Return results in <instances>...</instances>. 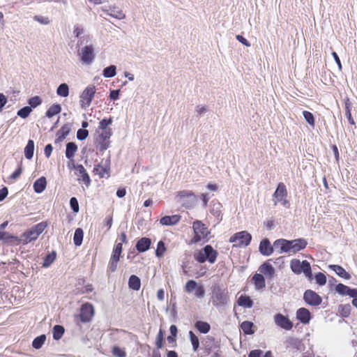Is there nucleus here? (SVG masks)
<instances>
[{
  "label": "nucleus",
  "instance_id": "obj_1",
  "mask_svg": "<svg viewBox=\"0 0 357 357\" xmlns=\"http://www.w3.org/2000/svg\"><path fill=\"white\" fill-rule=\"evenodd\" d=\"M307 245V241L302 238L291 241L284 238H280L275 241L273 243V246L276 249H279L280 253L292 252L293 254H296L299 251L304 250Z\"/></svg>",
  "mask_w": 357,
  "mask_h": 357
},
{
  "label": "nucleus",
  "instance_id": "obj_2",
  "mask_svg": "<svg viewBox=\"0 0 357 357\" xmlns=\"http://www.w3.org/2000/svg\"><path fill=\"white\" fill-rule=\"evenodd\" d=\"M47 227V224L45 222H41L30 229L24 232L20 237H18L17 245L22 243L26 245L32 241L38 238L39 235L45 230Z\"/></svg>",
  "mask_w": 357,
  "mask_h": 357
},
{
  "label": "nucleus",
  "instance_id": "obj_3",
  "mask_svg": "<svg viewBox=\"0 0 357 357\" xmlns=\"http://www.w3.org/2000/svg\"><path fill=\"white\" fill-rule=\"evenodd\" d=\"M192 228L194 236L190 240L191 243H198L199 242H206L208 240L210 231L207 227L199 220L193 222Z\"/></svg>",
  "mask_w": 357,
  "mask_h": 357
},
{
  "label": "nucleus",
  "instance_id": "obj_4",
  "mask_svg": "<svg viewBox=\"0 0 357 357\" xmlns=\"http://www.w3.org/2000/svg\"><path fill=\"white\" fill-rule=\"evenodd\" d=\"M218 252L210 245H206L203 249L195 252L194 255L195 259L199 262L204 263L206 261L213 264L215 261Z\"/></svg>",
  "mask_w": 357,
  "mask_h": 357
},
{
  "label": "nucleus",
  "instance_id": "obj_5",
  "mask_svg": "<svg viewBox=\"0 0 357 357\" xmlns=\"http://www.w3.org/2000/svg\"><path fill=\"white\" fill-rule=\"evenodd\" d=\"M290 268L294 273H303L309 280L312 279L311 266L307 261H300L299 259H294L290 261Z\"/></svg>",
  "mask_w": 357,
  "mask_h": 357
},
{
  "label": "nucleus",
  "instance_id": "obj_6",
  "mask_svg": "<svg viewBox=\"0 0 357 357\" xmlns=\"http://www.w3.org/2000/svg\"><path fill=\"white\" fill-rule=\"evenodd\" d=\"M112 135V130L108 131H101L98 132V135L95 138V145L97 149L102 152L109 146V139Z\"/></svg>",
  "mask_w": 357,
  "mask_h": 357
},
{
  "label": "nucleus",
  "instance_id": "obj_7",
  "mask_svg": "<svg viewBox=\"0 0 357 357\" xmlns=\"http://www.w3.org/2000/svg\"><path fill=\"white\" fill-rule=\"evenodd\" d=\"M273 197L276 199L274 202V205L276 206L278 202H280L281 204L285 207L289 206V202L287 200V190L285 185L280 182L278 183V187L273 195Z\"/></svg>",
  "mask_w": 357,
  "mask_h": 357
},
{
  "label": "nucleus",
  "instance_id": "obj_8",
  "mask_svg": "<svg viewBox=\"0 0 357 357\" xmlns=\"http://www.w3.org/2000/svg\"><path fill=\"white\" fill-rule=\"evenodd\" d=\"M252 236L246 231H242L234 234L229 238V242L234 243L236 247L247 246L250 244Z\"/></svg>",
  "mask_w": 357,
  "mask_h": 357
},
{
  "label": "nucleus",
  "instance_id": "obj_9",
  "mask_svg": "<svg viewBox=\"0 0 357 357\" xmlns=\"http://www.w3.org/2000/svg\"><path fill=\"white\" fill-rule=\"evenodd\" d=\"M78 54L83 63L86 65L91 64L96 57L93 45H89L82 47Z\"/></svg>",
  "mask_w": 357,
  "mask_h": 357
},
{
  "label": "nucleus",
  "instance_id": "obj_10",
  "mask_svg": "<svg viewBox=\"0 0 357 357\" xmlns=\"http://www.w3.org/2000/svg\"><path fill=\"white\" fill-rule=\"evenodd\" d=\"M95 93L96 87L93 85L88 86L83 91L80 96V105L82 108H86L91 105Z\"/></svg>",
  "mask_w": 357,
  "mask_h": 357
},
{
  "label": "nucleus",
  "instance_id": "obj_11",
  "mask_svg": "<svg viewBox=\"0 0 357 357\" xmlns=\"http://www.w3.org/2000/svg\"><path fill=\"white\" fill-rule=\"evenodd\" d=\"M94 307L92 304L86 303L80 307L79 318L83 323L91 321L94 316Z\"/></svg>",
  "mask_w": 357,
  "mask_h": 357
},
{
  "label": "nucleus",
  "instance_id": "obj_12",
  "mask_svg": "<svg viewBox=\"0 0 357 357\" xmlns=\"http://www.w3.org/2000/svg\"><path fill=\"white\" fill-rule=\"evenodd\" d=\"M303 299L307 304L312 306H318L322 302L321 297L311 289H307L304 292Z\"/></svg>",
  "mask_w": 357,
  "mask_h": 357
},
{
  "label": "nucleus",
  "instance_id": "obj_13",
  "mask_svg": "<svg viewBox=\"0 0 357 357\" xmlns=\"http://www.w3.org/2000/svg\"><path fill=\"white\" fill-rule=\"evenodd\" d=\"M274 321L278 327L285 331H290L294 326L292 321L289 317L281 313H278L274 316Z\"/></svg>",
  "mask_w": 357,
  "mask_h": 357
},
{
  "label": "nucleus",
  "instance_id": "obj_14",
  "mask_svg": "<svg viewBox=\"0 0 357 357\" xmlns=\"http://www.w3.org/2000/svg\"><path fill=\"white\" fill-rule=\"evenodd\" d=\"M270 259L264 262L259 268V271L261 274L264 275L267 278L271 279L275 275V268L270 263Z\"/></svg>",
  "mask_w": 357,
  "mask_h": 357
},
{
  "label": "nucleus",
  "instance_id": "obj_15",
  "mask_svg": "<svg viewBox=\"0 0 357 357\" xmlns=\"http://www.w3.org/2000/svg\"><path fill=\"white\" fill-rule=\"evenodd\" d=\"M259 250L261 255L270 256L273 252V246L268 238H264L260 242Z\"/></svg>",
  "mask_w": 357,
  "mask_h": 357
},
{
  "label": "nucleus",
  "instance_id": "obj_16",
  "mask_svg": "<svg viewBox=\"0 0 357 357\" xmlns=\"http://www.w3.org/2000/svg\"><path fill=\"white\" fill-rule=\"evenodd\" d=\"M121 253L122 252L116 251L114 250H112V253L108 264V270L110 272H114L116 270Z\"/></svg>",
  "mask_w": 357,
  "mask_h": 357
},
{
  "label": "nucleus",
  "instance_id": "obj_17",
  "mask_svg": "<svg viewBox=\"0 0 357 357\" xmlns=\"http://www.w3.org/2000/svg\"><path fill=\"white\" fill-rule=\"evenodd\" d=\"M296 319L301 323L307 324L311 319V315L309 310L305 307H301L296 311Z\"/></svg>",
  "mask_w": 357,
  "mask_h": 357
},
{
  "label": "nucleus",
  "instance_id": "obj_18",
  "mask_svg": "<svg viewBox=\"0 0 357 357\" xmlns=\"http://www.w3.org/2000/svg\"><path fill=\"white\" fill-rule=\"evenodd\" d=\"M181 218L179 215H165L160 220V223L166 226L175 225L181 220Z\"/></svg>",
  "mask_w": 357,
  "mask_h": 357
},
{
  "label": "nucleus",
  "instance_id": "obj_19",
  "mask_svg": "<svg viewBox=\"0 0 357 357\" xmlns=\"http://www.w3.org/2000/svg\"><path fill=\"white\" fill-rule=\"evenodd\" d=\"M76 169L78 172V174H77L79 176L78 180L82 181L87 187L89 186V185L91 183V179H90V177H89L88 173L86 172V170L83 167V165H78L76 167Z\"/></svg>",
  "mask_w": 357,
  "mask_h": 357
},
{
  "label": "nucleus",
  "instance_id": "obj_20",
  "mask_svg": "<svg viewBox=\"0 0 357 357\" xmlns=\"http://www.w3.org/2000/svg\"><path fill=\"white\" fill-rule=\"evenodd\" d=\"M357 289H351L348 286L340 283L336 285L335 287V291L341 296H353L355 294L354 292L356 291Z\"/></svg>",
  "mask_w": 357,
  "mask_h": 357
},
{
  "label": "nucleus",
  "instance_id": "obj_21",
  "mask_svg": "<svg viewBox=\"0 0 357 357\" xmlns=\"http://www.w3.org/2000/svg\"><path fill=\"white\" fill-rule=\"evenodd\" d=\"M105 12L107 15L118 20H123L126 17L122 10L117 6H110Z\"/></svg>",
  "mask_w": 357,
  "mask_h": 357
},
{
  "label": "nucleus",
  "instance_id": "obj_22",
  "mask_svg": "<svg viewBox=\"0 0 357 357\" xmlns=\"http://www.w3.org/2000/svg\"><path fill=\"white\" fill-rule=\"evenodd\" d=\"M252 282L257 290L262 289L266 287L265 278L261 273H255L252 278Z\"/></svg>",
  "mask_w": 357,
  "mask_h": 357
},
{
  "label": "nucleus",
  "instance_id": "obj_23",
  "mask_svg": "<svg viewBox=\"0 0 357 357\" xmlns=\"http://www.w3.org/2000/svg\"><path fill=\"white\" fill-rule=\"evenodd\" d=\"M151 241L149 238L143 237L138 240L136 244V249L139 252H144L150 248Z\"/></svg>",
  "mask_w": 357,
  "mask_h": 357
},
{
  "label": "nucleus",
  "instance_id": "obj_24",
  "mask_svg": "<svg viewBox=\"0 0 357 357\" xmlns=\"http://www.w3.org/2000/svg\"><path fill=\"white\" fill-rule=\"evenodd\" d=\"M47 186V181L45 177L41 176L38 178L33 183L34 191L37 193L43 192Z\"/></svg>",
  "mask_w": 357,
  "mask_h": 357
},
{
  "label": "nucleus",
  "instance_id": "obj_25",
  "mask_svg": "<svg viewBox=\"0 0 357 357\" xmlns=\"http://www.w3.org/2000/svg\"><path fill=\"white\" fill-rule=\"evenodd\" d=\"M237 303L239 306L251 308L253 306V301L249 296L241 295L238 298Z\"/></svg>",
  "mask_w": 357,
  "mask_h": 357
},
{
  "label": "nucleus",
  "instance_id": "obj_26",
  "mask_svg": "<svg viewBox=\"0 0 357 357\" xmlns=\"http://www.w3.org/2000/svg\"><path fill=\"white\" fill-rule=\"evenodd\" d=\"M255 325L249 321H244L241 324V328L245 335H252L255 333Z\"/></svg>",
  "mask_w": 357,
  "mask_h": 357
},
{
  "label": "nucleus",
  "instance_id": "obj_27",
  "mask_svg": "<svg viewBox=\"0 0 357 357\" xmlns=\"http://www.w3.org/2000/svg\"><path fill=\"white\" fill-rule=\"evenodd\" d=\"M330 268L332 269L340 277L349 280L351 275L345 271V269L340 265H331Z\"/></svg>",
  "mask_w": 357,
  "mask_h": 357
},
{
  "label": "nucleus",
  "instance_id": "obj_28",
  "mask_svg": "<svg viewBox=\"0 0 357 357\" xmlns=\"http://www.w3.org/2000/svg\"><path fill=\"white\" fill-rule=\"evenodd\" d=\"M70 132V128L67 125H63L56 133V142H61L65 139Z\"/></svg>",
  "mask_w": 357,
  "mask_h": 357
},
{
  "label": "nucleus",
  "instance_id": "obj_29",
  "mask_svg": "<svg viewBox=\"0 0 357 357\" xmlns=\"http://www.w3.org/2000/svg\"><path fill=\"white\" fill-rule=\"evenodd\" d=\"M128 286L130 289L138 291L141 287V280L137 275H132L128 280Z\"/></svg>",
  "mask_w": 357,
  "mask_h": 357
},
{
  "label": "nucleus",
  "instance_id": "obj_30",
  "mask_svg": "<svg viewBox=\"0 0 357 357\" xmlns=\"http://www.w3.org/2000/svg\"><path fill=\"white\" fill-rule=\"evenodd\" d=\"M77 151V146L74 142H68L66 144V156L68 159H71L75 156Z\"/></svg>",
  "mask_w": 357,
  "mask_h": 357
},
{
  "label": "nucleus",
  "instance_id": "obj_31",
  "mask_svg": "<svg viewBox=\"0 0 357 357\" xmlns=\"http://www.w3.org/2000/svg\"><path fill=\"white\" fill-rule=\"evenodd\" d=\"M61 111V107L59 104L55 103L53 104L50 108L47 110L45 113V116L48 118H52L54 116L59 114Z\"/></svg>",
  "mask_w": 357,
  "mask_h": 357
},
{
  "label": "nucleus",
  "instance_id": "obj_32",
  "mask_svg": "<svg viewBox=\"0 0 357 357\" xmlns=\"http://www.w3.org/2000/svg\"><path fill=\"white\" fill-rule=\"evenodd\" d=\"M34 152V142L32 139H29L27 142L26 146L24 148V155L26 158L30 160L33 156Z\"/></svg>",
  "mask_w": 357,
  "mask_h": 357
},
{
  "label": "nucleus",
  "instance_id": "obj_33",
  "mask_svg": "<svg viewBox=\"0 0 357 357\" xmlns=\"http://www.w3.org/2000/svg\"><path fill=\"white\" fill-rule=\"evenodd\" d=\"M113 119L112 117H109L108 119H103L102 121H100L98 129L96 131L97 132H99V131H108V130H112L110 128H109V126H110L112 123Z\"/></svg>",
  "mask_w": 357,
  "mask_h": 357
},
{
  "label": "nucleus",
  "instance_id": "obj_34",
  "mask_svg": "<svg viewBox=\"0 0 357 357\" xmlns=\"http://www.w3.org/2000/svg\"><path fill=\"white\" fill-rule=\"evenodd\" d=\"M195 327L200 333H207L210 331V328H211L209 324H208L207 322H205V321H197L195 324Z\"/></svg>",
  "mask_w": 357,
  "mask_h": 357
},
{
  "label": "nucleus",
  "instance_id": "obj_35",
  "mask_svg": "<svg viewBox=\"0 0 357 357\" xmlns=\"http://www.w3.org/2000/svg\"><path fill=\"white\" fill-rule=\"evenodd\" d=\"M0 240L8 243H14L17 245L18 237L9 234L7 232L0 231Z\"/></svg>",
  "mask_w": 357,
  "mask_h": 357
},
{
  "label": "nucleus",
  "instance_id": "obj_36",
  "mask_svg": "<svg viewBox=\"0 0 357 357\" xmlns=\"http://www.w3.org/2000/svg\"><path fill=\"white\" fill-rule=\"evenodd\" d=\"M83 236H84V232H83L82 229H81V228L76 229L75 234H74V237H73L74 244L76 246L81 245V244L82 243V240H83Z\"/></svg>",
  "mask_w": 357,
  "mask_h": 357
},
{
  "label": "nucleus",
  "instance_id": "obj_37",
  "mask_svg": "<svg viewBox=\"0 0 357 357\" xmlns=\"http://www.w3.org/2000/svg\"><path fill=\"white\" fill-rule=\"evenodd\" d=\"M351 307L350 304L340 305L338 312L342 317H348L351 314Z\"/></svg>",
  "mask_w": 357,
  "mask_h": 357
},
{
  "label": "nucleus",
  "instance_id": "obj_38",
  "mask_svg": "<svg viewBox=\"0 0 357 357\" xmlns=\"http://www.w3.org/2000/svg\"><path fill=\"white\" fill-rule=\"evenodd\" d=\"M64 328L61 325H56L53 328V338L59 340L61 338L64 333Z\"/></svg>",
  "mask_w": 357,
  "mask_h": 357
},
{
  "label": "nucleus",
  "instance_id": "obj_39",
  "mask_svg": "<svg viewBox=\"0 0 357 357\" xmlns=\"http://www.w3.org/2000/svg\"><path fill=\"white\" fill-rule=\"evenodd\" d=\"M46 340V336L45 335H41L36 337L33 342L32 347L36 349H39L42 347Z\"/></svg>",
  "mask_w": 357,
  "mask_h": 357
},
{
  "label": "nucleus",
  "instance_id": "obj_40",
  "mask_svg": "<svg viewBox=\"0 0 357 357\" xmlns=\"http://www.w3.org/2000/svg\"><path fill=\"white\" fill-rule=\"evenodd\" d=\"M165 331L162 329H160L155 339V346L157 349H162L165 343Z\"/></svg>",
  "mask_w": 357,
  "mask_h": 357
},
{
  "label": "nucleus",
  "instance_id": "obj_41",
  "mask_svg": "<svg viewBox=\"0 0 357 357\" xmlns=\"http://www.w3.org/2000/svg\"><path fill=\"white\" fill-rule=\"evenodd\" d=\"M116 68L114 65H111L103 70L102 75L105 77L109 78L116 75Z\"/></svg>",
  "mask_w": 357,
  "mask_h": 357
},
{
  "label": "nucleus",
  "instance_id": "obj_42",
  "mask_svg": "<svg viewBox=\"0 0 357 357\" xmlns=\"http://www.w3.org/2000/svg\"><path fill=\"white\" fill-rule=\"evenodd\" d=\"M58 96L61 97H67L69 94V88L67 84H61L59 86L56 90Z\"/></svg>",
  "mask_w": 357,
  "mask_h": 357
},
{
  "label": "nucleus",
  "instance_id": "obj_43",
  "mask_svg": "<svg viewBox=\"0 0 357 357\" xmlns=\"http://www.w3.org/2000/svg\"><path fill=\"white\" fill-rule=\"evenodd\" d=\"M93 172L99 175L100 178H103L106 174H108V169H107L102 165L98 164L94 167Z\"/></svg>",
  "mask_w": 357,
  "mask_h": 357
},
{
  "label": "nucleus",
  "instance_id": "obj_44",
  "mask_svg": "<svg viewBox=\"0 0 357 357\" xmlns=\"http://www.w3.org/2000/svg\"><path fill=\"white\" fill-rule=\"evenodd\" d=\"M303 115L308 124L314 127L315 125V120L313 114L310 112L305 110L303 112Z\"/></svg>",
  "mask_w": 357,
  "mask_h": 357
},
{
  "label": "nucleus",
  "instance_id": "obj_45",
  "mask_svg": "<svg viewBox=\"0 0 357 357\" xmlns=\"http://www.w3.org/2000/svg\"><path fill=\"white\" fill-rule=\"evenodd\" d=\"M166 251V248L163 241H160L158 243L157 248L155 250V255L158 257H162Z\"/></svg>",
  "mask_w": 357,
  "mask_h": 357
},
{
  "label": "nucleus",
  "instance_id": "obj_46",
  "mask_svg": "<svg viewBox=\"0 0 357 357\" xmlns=\"http://www.w3.org/2000/svg\"><path fill=\"white\" fill-rule=\"evenodd\" d=\"M189 336L190 339V342L192 345V348L194 351H197L199 346V342L198 337L196 336V335L192 332H189Z\"/></svg>",
  "mask_w": 357,
  "mask_h": 357
},
{
  "label": "nucleus",
  "instance_id": "obj_47",
  "mask_svg": "<svg viewBox=\"0 0 357 357\" xmlns=\"http://www.w3.org/2000/svg\"><path fill=\"white\" fill-rule=\"evenodd\" d=\"M314 278L317 284L320 286H323L326 283V277L323 273L319 272L316 273Z\"/></svg>",
  "mask_w": 357,
  "mask_h": 357
},
{
  "label": "nucleus",
  "instance_id": "obj_48",
  "mask_svg": "<svg viewBox=\"0 0 357 357\" xmlns=\"http://www.w3.org/2000/svg\"><path fill=\"white\" fill-rule=\"evenodd\" d=\"M28 103L30 105L31 108H35L42 103V100L39 96H36L29 98L28 100Z\"/></svg>",
  "mask_w": 357,
  "mask_h": 357
},
{
  "label": "nucleus",
  "instance_id": "obj_49",
  "mask_svg": "<svg viewBox=\"0 0 357 357\" xmlns=\"http://www.w3.org/2000/svg\"><path fill=\"white\" fill-rule=\"evenodd\" d=\"M32 109L30 107L26 106L18 110L17 115L21 118L25 119L29 116Z\"/></svg>",
  "mask_w": 357,
  "mask_h": 357
},
{
  "label": "nucleus",
  "instance_id": "obj_50",
  "mask_svg": "<svg viewBox=\"0 0 357 357\" xmlns=\"http://www.w3.org/2000/svg\"><path fill=\"white\" fill-rule=\"evenodd\" d=\"M197 282L193 280H190L186 282L185 285V291L187 293H191L192 291L195 289V288H197Z\"/></svg>",
  "mask_w": 357,
  "mask_h": 357
},
{
  "label": "nucleus",
  "instance_id": "obj_51",
  "mask_svg": "<svg viewBox=\"0 0 357 357\" xmlns=\"http://www.w3.org/2000/svg\"><path fill=\"white\" fill-rule=\"evenodd\" d=\"M33 20L41 24L47 25L50 23V20L48 17L35 15Z\"/></svg>",
  "mask_w": 357,
  "mask_h": 357
},
{
  "label": "nucleus",
  "instance_id": "obj_52",
  "mask_svg": "<svg viewBox=\"0 0 357 357\" xmlns=\"http://www.w3.org/2000/svg\"><path fill=\"white\" fill-rule=\"evenodd\" d=\"M112 354L117 357H126V351L120 347L115 346L112 349Z\"/></svg>",
  "mask_w": 357,
  "mask_h": 357
},
{
  "label": "nucleus",
  "instance_id": "obj_53",
  "mask_svg": "<svg viewBox=\"0 0 357 357\" xmlns=\"http://www.w3.org/2000/svg\"><path fill=\"white\" fill-rule=\"evenodd\" d=\"M177 197L180 199H183L185 197H195V195L190 190H181L177 192Z\"/></svg>",
  "mask_w": 357,
  "mask_h": 357
},
{
  "label": "nucleus",
  "instance_id": "obj_54",
  "mask_svg": "<svg viewBox=\"0 0 357 357\" xmlns=\"http://www.w3.org/2000/svg\"><path fill=\"white\" fill-rule=\"evenodd\" d=\"M89 135V131L86 129H79L77 132V137L79 140L85 139Z\"/></svg>",
  "mask_w": 357,
  "mask_h": 357
},
{
  "label": "nucleus",
  "instance_id": "obj_55",
  "mask_svg": "<svg viewBox=\"0 0 357 357\" xmlns=\"http://www.w3.org/2000/svg\"><path fill=\"white\" fill-rule=\"evenodd\" d=\"M70 205L72 210L75 213H77L79 211V203H78L77 199L75 197L70 198Z\"/></svg>",
  "mask_w": 357,
  "mask_h": 357
},
{
  "label": "nucleus",
  "instance_id": "obj_56",
  "mask_svg": "<svg viewBox=\"0 0 357 357\" xmlns=\"http://www.w3.org/2000/svg\"><path fill=\"white\" fill-rule=\"evenodd\" d=\"M113 223V218L112 215H108L105 217L103 220V225L107 227V230H109Z\"/></svg>",
  "mask_w": 357,
  "mask_h": 357
},
{
  "label": "nucleus",
  "instance_id": "obj_57",
  "mask_svg": "<svg viewBox=\"0 0 357 357\" xmlns=\"http://www.w3.org/2000/svg\"><path fill=\"white\" fill-rule=\"evenodd\" d=\"M195 295L197 297V298H202L204 296V294H205V291H204V289L203 287V286H198L197 287V288H195Z\"/></svg>",
  "mask_w": 357,
  "mask_h": 357
},
{
  "label": "nucleus",
  "instance_id": "obj_58",
  "mask_svg": "<svg viewBox=\"0 0 357 357\" xmlns=\"http://www.w3.org/2000/svg\"><path fill=\"white\" fill-rule=\"evenodd\" d=\"M22 172V165H20L15 172L10 175V178L12 179H16L18 178Z\"/></svg>",
  "mask_w": 357,
  "mask_h": 357
},
{
  "label": "nucleus",
  "instance_id": "obj_59",
  "mask_svg": "<svg viewBox=\"0 0 357 357\" xmlns=\"http://www.w3.org/2000/svg\"><path fill=\"white\" fill-rule=\"evenodd\" d=\"M263 351L260 349L252 350L248 354V357H261Z\"/></svg>",
  "mask_w": 357,
  "mask_h": 357
},
{
  "label": "nucleus",
  "instance_id": "obj_60",
  "mask_svg": "<svg viewBox=\"0 0 357 357\" xmlns=\"http://www.w3.org/2000/svg\"><path fill=\"white\" fill-rule=\"evenodd\" d=\"M8 190L6 187H3L0 190V202L3 201L8 195Z\"/></svg>",
  "mask_w": 357,
  "mask_h": 357
},
{
  "label": "nucleus",
  "instance_id": "obj_61",
  "mask_svg": "<svg viewBox=\"0 0 357 357\" xmlns=\"http://www.w3.org/2000/svg\"><path fill=\"white\" fill-rule=\"evenodd\" d=\"M236 39L240 42L242 44H243L244 45H245L246 47H250V43L248 41V40L246 38H245L243 36H241V35H237L236 36Z\"/></svg>",
  "mask_w": 357,
  "mask_h": 357
},
{
  "label": "nucleus",
  "instance_id": "obj_62",
  "mask_svg": "<svg viewBox=\"0 0 357 357\" xmlns=\"http://www.w3.org/2000/svg\"><path fill=\"white\" fill-rule=\"evenodd\" d=\"M7 103V98L3 93H0V112Z\"/></svg>",
  "mask_w": 357,
  "mask_h": 357
},
{
  "label": "nucleus",
  "instance_id": "obj_63",
  "mask_svg": "<svg viewBox=\"0 0 357 357\" xmlns=\"http://www.w3.org/2000/svg\"><path fill=\"white\" fill-rule=\"evenodd\" d=\"M52 150H53V148L51 144L46 145V146L45 147L44 152H45V155L47 158H50V156L52 154Z\"/></svg>",
  "mask_w": 357,
  "mask_h": 357
},
{
  "label": "nucleus",
  "instance_id": "obj_64",
  "mask_svg": "<svg viewBox=\"0 0 357 357\" xmlns=\"http://www.w3.org/2000/svg\"><path fill=\"white\" fill-rule=\"evenodd\" d=\"M119 90H113L110 92V94H109V98L112 99V100H117L119 99Z\"/></svg>",
  "mask_w": 357,
  "mask_h": 357
}]
</instances>
